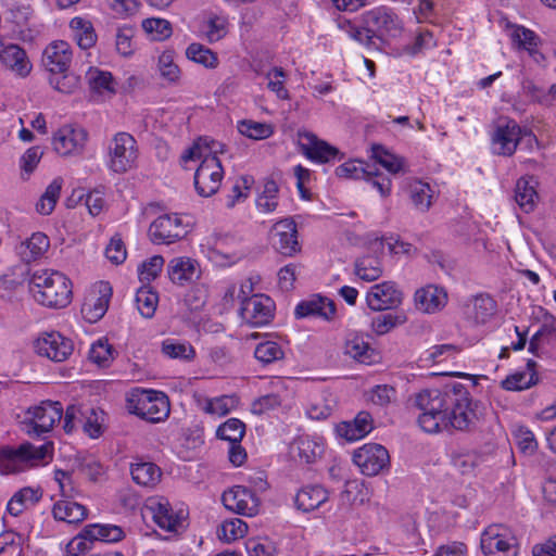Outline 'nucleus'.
Segmentation results:
<instances>
[{"mask_svg": "<svg viewBox=\"0 0 556 556\" xmlns=\"http://www.w3.org/2000/svg\"><path fill=\"white\" fill-rule=\"evenodd\" d=\"M344 351L346 355L359 363L369 364L372 362L374 350L368 342L358 336L346 340Z\"/></svg>", "mask_w": 556, "mask_h": 556, "instance_id": "c9c22d12", "label": "nucleus"}, {"mask_svg": "<svg viewBox=\"0 0 556 556\" xmlns=\"http://www.w3.org/2000/svg\"><path fill=\"white\" fill-rule=\"evenodd\" d=\"M72 49L66 41H53L46 47L42 53V65L52 74L64 73L72 63Z\"/></svg>", "mask_w": 556, "mask_h": 556, "instance_id": "aec40b11", "label": "nucleus"}, {"mask_svg": "<svg viewBox=\"0 0 556 556\" xmlns=\"http://www.w3.org/2000/svg\"><path fill=\"white\" fill-rule=\"evenodd\" d=\"M295 448L301 462L305 464L314 463L321 454V446L308 439H300L295 442Z\"/></svg>", "mask_w": 556, "mask_h": 556, "instance_id": "0e129e2a", "label": "nucleus"}, {"mask_svg": "<svg viewBox=\"0 0 556 556\" xmlns=\"http://www.w3.org/2000/svg\"><path fill=\"white\" fill-rule=\"evenodd\" d=\"M142 28L151 34L154 40H164L172 35V25L164 18H146L142 21Z\"/></svg>", "mask_w": 556, "mask_h": 556, "instance_id": "bf43d9fd", "label": "nucleus"}, {"mask_svg": "<svg viewBox=\"0 0 556 556\" xmlns=\"http://www.w3.org/2000/svg\"><path fill=\"white\" fill-rule=\"evenodd\" d=\"M270 240L276 251L285 256H292L300 251L296 224L291 218L282 219L273 226Z\"/></svg>", "mask_w": 556, "mask_h": 556, "instance_id": "a211bd4d", "label": "nucleus"}, {"mask_svg": "<svg viewBox=\"0 0 556 556\" xmlns=\"http://www.w3.org/2000/svg\"><path fill=\"white\" fill-rule=\"evenodd\" d=\"M515 439L520 451L526 455H532L538 448V442L531 430L525 427H519L515 431Z\"/></svg>", "mask_w": 556, "mask_h": 556, "instance_id": "338daca9", "label": "nucleus"}, {"mask_svg": "<svg viewBox=\"0 0 556 556\" xmlns=\"http://www.w3.org/2000/svg\"><path fill=\"white\" fill-rule=\"evenodd\" d=\"M416 307L424 313H434L446 303V293L435 286H427L415 292Z\"/></svg>", "mask_w": 556, "mask_h": 556, "instance_id": "a878e982", "label": "nucleus"}, {"mask_svg": "<svg viewBox=\"0 0 556 556\" xmlns=\"http://www.w3.org/2000/svg\"><path fill=\"white\" fill-rule=\"evenodd\" d=\"M0 61L7 70L21 78L27 77L33 68L26 51L13 43L0 51Z\"/></svg>", "mask_w": 556, "mask_h": 556, "instance_id": "4be33fe9", "label": "nucleus"}, {"mask_svg": "<svg viewBox=\"0 0 556 556\" xmlns=\"http://www.w3.org/2000/svg\"><path fill=\"white\" fill-rule=\"evenodd\" d=\"M247 532L248 525L239 518H233L230 520H225L217 533L219 539L225 540L226 542H231L243 538Z\"/></svg>", "mask_w": 556, "mask_h": 556, "instance_id": "4d7b16f0", "label": "nucleus"}, {"mask_svg": "<svg viewBox=\"0 0 556 556\" xmlns=\"http://www.w3.org/2000/svg\"><path fill=\"white\" fill-rule=\"evenodd\" d=\"M189 225L178 214L159 216L149 227V236L155 244H170L187 236Z\"/></svg>", "mask_w": 556, "mask_h": 556, "instance_id": "1a4fd4ad", "label": "nucleus"}, {"mask_svg": "<svg viewBox=\"0 0 556 556\" xmlns=\"http://www.w3.org/2000/svg\"><path fill=\"white\" fill-rule=\"evenodd\" d=\"M189 60L202 64L205 67L214 68L218 63L217 55L201 43H191L186 50Z\"/></svg>", "mask_w": 556, "mask_h": 556, "instance_id": "09e8293b", "label": "nucleus"}, {"mask_svg": "<svg viewBox=\"0 0 556 556\" xmlns=\"http://www.w3.org/2000/svg\"><path fill=\"white\" fill-rule=\"evenodd\" d=\"M237 128L241 135L254 140L266 139L274 132L271 125L251 119L240 121Z\"/></svg>", "mask_w": 556, "mask_h": 556, "instance_id": "c03bdc74", "label": "nucleus"}, {"mask_svg": "<svg viewBox=\"0 0 556 556\" xmlns=\"http://www.w3.org/2000/svg\"><path fill=\"white\" fill-rule=\"evenodd\" d=\"M34 348L38 355L53 362L66 361L74 350L72 340L55 331L42 333L35 341Z\"/></svg>", "mask_w": 556, "mask_h": 556, "instance_id": "dca6fc26", "label": "nucleus"}, {"mask_svg": "<svg viewBox=\"0 0 556 556\" xmlns=\"http://www.w3.org/2000/svg\"><path fill=\"white\" fill-rule=\"evenodd\" d=\"M79 76L67 71L60 74H52L49 77V84L52 88L62 93H73L79 86Z\"/></svg>", "mask_w": 556, "mask_h": 556, "instance_id": "603ef678", "label": "nucleus"}, {"mask_svg": "<svg viewBox=\"0 0 556 556\" xmlns=\"http://www.w3.org/2000/svg\"><path fill=\"white\" fill-rule=\"evenodd\" d=\"M148 508L152 513L154 522L165 531H175L178 525L169 503L165 500H150Z\"/></svg>", "mask_w": 556, "mask_h": 556, "instance_id": "7c9ffc66", "label": "nucleus"}, {"mask_svg": "<svg viewBox=\"0 0 556 556\" xmlns=\"http://www.w3.org/2000/svg\"><path fill=\"white\" fill-rule=\"evenodd\" d=\"M355 274L365 281L378 279L382 274L380 261L372 256L358 258L355 263Z\"/></svg>", "mask_w": 556, "mask_h": 556, "instance_id": "37998d69", "label": "nucleus"}, {"mask_svg": "<svg viewBox=\"0 0 556 556\" xmlns=\"http://www.w3.org/2000/svg\"><path fill=\"white\" fill-rule=\"evenodd\" d=\"M371 151L372 157L389 173L397 174L404 170L405 160L403 157L390 153L380 144H374Z\"/></svg>", "mask_w": 556, "mask_h": 556, "instance_id": "58836bf2", "label": "nucleus"}, {"mask_svg": "<svg viewBox=\"0 0 556 556\" xmlns=\"http://www.w3.org/2000/svg\"><path fill=\"white\" fill-rule=\"evenodd\" d=\"M472 317L477 324H485L496 312L495 301L486 294L473 299Z\"/></svg>", "mask_w": 556, "mask_h": 556, "instance_id": "79ce46f5", "label": "nucleus"}, {"mask_svg": "<svg viewBox=\"0 0 556 556\" xmlns=\"http://www.w3.org/2000/svg\"><path fill=\"white\" fill-rule=\"evenodd\" d=\"M410 199L414 206L420 211L426 212L431 206V188L428 184L415 181L409 187Z\"/></svg>", "mask_w": 556, "mask_h": 556, "instance_id": "3c124183", "label": "nucleus"}, {"mask_svg": "<svg viewBox=\"0 0 556 556\" xmlns=\"http://www.w3.org/2000/svg\"><path fill=\"white\" fill-rule=\"evenodd\" d=\"M85 535H89L94 543H113L121 541L125 533L118 526L93 523L85 527Z\"/></svg>", "mask_w": 556, "mask_h": 556, "instance_id": "72a5a7b5", "label": "nucleus"}, {"mask_svg": "<svg viewBox=\"0 0 556 556\" xmlns=\"http://www.w3.org/2000/svg\"><path fill=\"white\" fill-rule=\"evenodd\" d=\"M74 39L77 45L87 50L97 42V34L90 21L76 16L70 23Z\"/></svg>", "mask_w": 556, "mask_h": 556, "instance_id": "2f4dec72", "label": "nucleus"}, {"mask_svg": "<svg viewBox=\"0 0 556 556\" xmlns=\"http://www.w3.org/2000/svg\"><path fill=\"white\" fill-rule=\"evenodd\" d=\"M328 492L320 485H307L302 488L295 496L296 508L308 513L327 502Z\"/></svg>", "mask_w": 556, "mask_h": 556, "instance_id": "bb28decb", "label": "nucleus"}, {"mask_svg": "<svg viewBox=\"0 0 556 556\" xmlns=\"http://www.w3.org/2000/svg\"><path fill=\"white\" fill-rule=\"evenodd\" d=\"M90 89L98 93H115L114 78L110 72L90 67L86 74Z\"/></svg>", "mask_w": 556, "mask_h": 556, "instance_id": "f704fd0d", "label": "nucleus"}, {"mask_svg": "<svg viewBox=\"0 0 556 556\" xmlns=\"http://www.w3.org/2000/svg\"><path fill=\"white\" fill-rule=\"evenodd\" d=\"M29 291L39 304L54 308L65 307L72 296L68 278L60 271L49 269L33 273Z\"/></svg>", "mask_w": 556, "mask_h": 556, "instance_id": "f03ea898", "label": "nucleus"}, {"mask_svg": "<svg viewBox=\"0 0 556 556\" xmlns=\"http://www.w3.org/2000/svg\"><path fill=\"white\" fill-rule=\"evenodd\" d=\"M362 23L368 26L377 38L396 37L401 34L403 25L394 11L388 7H377L362 15Z\"/></svg>", "mask_w": 556, "mask_h": 556, "instance_id": "9d476101", "label": "nucleus"}, {"mask_svg": "<svg viewBox=\"0 0 556 556\" xmlns=\"http://www.w3.org/2000/svg\"><path fill=\"white\" fill-rule=\"evenodd\" d=\"M130 473L132 480L142 486L153 488L155 486L162 477V471L154 463L151 462H139L131 464Z\"/></svg>", "mask_w": 556, "mask_h": 556, "instance_id": "c85d7f7f", "label": "nucleus"}, {"mask_svg": "<svg viewBox=\"0 0 556 556\" xmlns=\"http://www.w3.org/2000/svg\"><path fill=\"white\" fill-rule=\"evenodd\" d=\"M62 180L54 179L46 189L36 204V210L41 215H50L60 198Z\"/></svg>", "mask_w": 556, "mask_h": 556, "instance_id": "ea45409f", "label": "nucleus"}, {"mask_svg": "<svg viewBox=\"0 0 556 556\" xmlns=\"http://www.w3.org/2000/svg\"><path fill=\"white\" fill-rule=\"evenodd\" d=\"M224 506L242 516L253 517L260 511L261 500L247 486L235 485L222 495Z\"/></svg>", "mask_w": 556, "mask_h": 556, "instance_id": "ddd939ff", "label": "nucleus"}, {"mask_svg": "<svg viewBox=\"0 0 556 556\" xmlns=\"http://www.w3.org/2000/svg\"><path fill=\"white\" fill-rule=\"evenodd\" d=\"M94 542L89 535H85V528L67 545L65 556H84L92 549Z\"/></svg>", "mask_w": 556, "mask_h": 556, "instance_id": "69168bd1", "label": "nucleus"}, {"mask_svg": "<svg viewBox=\"0 0 556 556\" xmlns=\"http://www.w3.org/2000/svg\"><path fill=\"white\" fill-rule=\"evenodd\" d=\"M407 320L404 313H386L372 318L371 329L377 334H386L396 326L405 324Z\"/></svg>", "mask_w": 556, "mask_h": 556, "instance_id": "a19ab883", "label": "nucleus"}, {"mask_svg": "<svg viewBox=\"0 0 556 556\" xmlns=\"http://www.w3.org/2000/svg\"><path fill=\"white\" fill-rule=\"evenodd\" d=\"M24 429L30 437H41L50 432L55 422H59L63 416V406L60 402L50 400L42 401L40 404L29 407L26 412Z\"/></svg>", "mask_w": 556, "mask_h": 556, "instance_id": "0eeeda50", "label": "nucleus"}, {"mask_svg": "<svg viewBox=\"0 0 556 556\" xmlns=\"http://www.w3.org/2000/svg\"><path fill=\"white\" fill-rule=\"evenodd\" d=\"M528 130L520 127L519 124L508 117L498 119L491 136L492 152L501 156H511Z\"/></svg>", "mask_w": 556, "mask_h": 556, "instance_id": "6e6552de", "label": "nucleus"}, {"mask_svg": "<svg viewBox=\"0 0 556 556\" xmlns=\"http://www.w3.org/2000/svg\"><path fill=\"white\" fill-rule=\"evenodd\" d=\"M164 258L161 255H154L143 262L139 267V279L141 282H150L154 280L162 271Z\"/></svg>", "mask_w": 556, "mask_h": 556, "instance_id": "e2e57ef3", "label": "nucleus"}, {"mask_svg": "<svg viewBox=\"0 0 556 556\" xmlns=\"http://www.w3.org/2000/svg\"><path fill=\"white\" fill-rule=\"evenodd\" d=\"M138 157L137 141L128 132L115 134L108 148V168L116 174H124L136 165Z\"/></svg>", "mask_w": 556, "mask_h": 556, "instance_id": "39448f33", "label": "nucleus"}, {"mask_svg": "<svg viewBox=\"0 0 556 556\" xmlns=\"http://www.w3.org/2000/svg\"><path fill=\"white\" fill-rule=\"evenodd\" d=\"M536 198V191L534 187L530 185L529 179L525 177L518 179L515 189V200L520 208L526 213L533 211Z\"/></svg>", "mask_w": 556, "mask_h": 556, "instance_id": "4c0bfd02", "label": "nucleus"}, {"mask_svg": "<svg viewBox=\"0 0 556 556\" xmlns=\"http://www.w3.org/2000/svg\"><path fill=\"white\" fill-rule=\"evenodd\" d=\"M88 132L86 129L74 125H64L54 132L52 144L54 151L62 156L79 155L83 153Z\"/></svg>", "mask_w": 556, "mask_h": 556, "instance_id": "4468645a", "label": "nucleus"}, {"mask_svg": "<svg viewBox=\"0 0 556 556\" xmlns=\"http://www.w3.org/2000/svg\"><path fill=\"white\" fill-rule=\"evenodd\" d=\"M159 295L155 291L147 287L138 289L136 293V303L138 311L144 318H151L156 309Z\"/></svg>", "mask_w": 556, "mask_h": 556, "instance_id": "49530a36", "label": "nucleus"}, {"mask_svg": "<svg viewBox=\"0 0 556 556\" xmlns=\"http://www.w3.org/2000/svg\"><path fill=\"white\" fill-rule=\"evenodd\" d=\"M114 349L106 340H99L91 345L89 359L100 367H108L114 359Z\"/></svg>", "mask_w": 556, "mask_h": 556, "instance_id": "5fc2aeb1", "label": "nucleus"}, {"mask_svg": "<svg viewBox=\"0 0 556 556\" xmlns=\"http://www.w3.org/2000/svg\"><path fill=\"white\" fill-rule=\"evenodd\" d=\"M254 356L258 362L267 365L281 359L283 357V351L277 342L265 341L256 345Z\"/></svg>", "mask_w": 556, "mask_h": 556, "instance_id": "6e6d98bb", "label": "nucleus"}, {"mask_svg": "<svg viewBox=\"0 0 556 556\" xmlns=\"http://www.w3.org/2000/svg\"><path fill=\"white\" fill-rule=\"evenodd\" d=\"M111 296V285L106 281H100L97 285V294H89L81 306V313L89 323H96L101 319L108 311Z\"/></svg>", "mask_w": 556, "mask_h": 556, "instance_id": "412c9836", "label": "nucleus"}, {"mask_svg": "<svg viewBox=\"0 0 556 556\" xmlns=\"http://www.w3.org/2000/svg\"><path fill=\"white\" fill-rule=\"evenodd\" d=\"M103 410L89 408L83 412L81 419H79V424H81L84 431L90 438H99L102 433V421H103Z\"/></svg>", "mask_w": 556, "mask_h": 556, "instance_id": "a18cd8bd", "label": "nucleus"}, {"mask_svg": "<svg viewBox=\"0 0 556 556\" xmlns=\"http://www.w3.org/2000/svg\"><path fill=\"white\" fill-rule=\"evenodd\" d=\"M167 274L174 283L184 286L198 280L201 277V268L195 260L175 257L167 265Z\"/></svg>", "mask_w": 556, "mask_h": 556, "instance_id": "b1692460", "label": "nucleus"}, {"mask_svg": "<svg viewBox=\"0 0 556 556\" xmlns=\"http://www.w3.org/2000/svg\"><path fill=\"white\" fill-rule=\"evenodd\" d=\"M299 147L311 161L327 163L339 155V150L306 130L298 131Z\"/></svg>", "mask_w": 556, "mask_h": 556, "instance_id": "f3484780", "label": "nucleus"}, {"mask_svg": "<svg viewBox=\"0 0 556 556\" xmlns=\"http://www.w3.org/2000/svg\"><path fill=\"white\" fill-rule=\"evenodd\" d=\"M403 300V293L394 282L384 281L372 286L367 292L366 301L372 311L396 308Z\"/></svg>", "mask_w": 556, "mask_h": 556, "instance_id": "6ab92c4d", "label": "nucleus"}, {"mask_svg": "<svg viewBox=\"0 0 556 556\" xmlns=\"http://www.w3.org/2000/svg\"><path fill=\"white\" fill-rule=\"evenodd\" d=\"M202 157L194 173V188L200 197L208 198L218 191L224 176L219 159L211 153L203 156L200 147L194 144L182 154L181 161L186 163Z\"/></svg>", "mask_w": 556, "mask_h": 556, "instance_id": "7ed1b4c3", "label": "nucleus"}, {"mask_svg": "<svg viewBox=\"0 0 556 556\" xmlns=\"http://www.w3.org/2000/svg\"><path fill=\"white\" fill-rule=\"evenodd\" d=\"M162 352L170 358H180L190 361L194 357L195 352L191 344L180 342L175 339H166L162 342Z\"/></svg>", "mask_w": 556, "mask_h": 556, "instance_id": "8fccbe9b", "label": "nucleus"}, {"mask_svg": "<svg viewBox=\"0 0 556 556\" xmlns=\"http://www.w3.org/2000/svg\"><path fill=\"white\" fill-rule=\"evenodd\" d=\"M275 304L269 296L253 294L242 298L239 309L241 318L251 327H262L274 318Z\"/></svg>", "mask_w": 556, "mask_h": 556, "instance_id": "f8f14e48", "label": "nucleus"}, {"mask_svg": "<svg viewBox=\"0 0 556 556\" xmlns=\"http://www.w3.org/2000/svg\"><path fill=\"white\" fill-rule=\"evenodd\" d=\"M484 556H518V539L508 527L495 523L484 529L480 539Z\"/></svg>", "mask_w": 556, "mask_h": 556, "instance_id": "423d86ee", "label": "nucleus"}, {"mask_svg": "<svg viewBox=\"0 0 556 556\" xmlns=\"http://www.w3.org/2000/svg\"><path fill=\"white\" fill-rule=\"evenodd\" d=\"M238 404L236 396L223 395L206 401L204 410L211 415L225 416Z\"/></svg>", "mask_w": 556, "mask_h": 556, "instance_id": "13d9d810", "label": "nucleus"}, {"mask_svg": "<svg viewBox=\"0 0 556 556\" xmlns=\"http://www.w3.org/2000/svg\"><path fill=\"white\" fill-rule=\"evenodd\" d=\"M278 185L274 180L266 181L264 185L263 192L258 195L256 200L257 208L263 213L274 212L278 205Z\"/></svg>", "mask_w": 556, "mask_h": 556, "instance_id": "864d4df0", "label": "nucleus"}, {"mask_svg": "<svg viewBox=\"0 0 556 556\" xmlns=\"http://www.w3.org/2000/svg\"><path fill=\"white\" fill-rule=\"evenodd\" d=\"M127 409L152 424L165 420L170 412L168 396L164 392L140 388L128 393Z\"/></svg>", "mask_w": 556, "mask_h": 556, "instance_id": "20e7f679", "label": "nucleus"}, {"mask_svg": "<svg viewBox=\"0 0 556 556\" xmlns=\"http://www.w3.org/2000/svg\"><path fill=\"white\" fill-rule=\"evenodd\" d=\"M202 33L208 42L213 43L223 39L228 33V21L225 16L211 14L203 22Z\"/></svg>", "mask_w": 556, "mask_h": 556, "instance_id": "e433bc0d", "label": "nucleus"}, {"mask_svg": "<svg viewBox=\"0 0 556 556\" xmlns=\"http://www.w3.org/2000/svg\"><path fill=\"white\" fill-rule=\"evenodd\" d=\"M536 382L538 377L535 372L531 374L528 380L526 379L525 372H515L513 375L507 376L501 382V386L503 389L507 391H522L536 384Z\"/></svg>", "mask_w": 556, "mask_h": 556, "instance_id": "052dcab7", "label": "nucleus"}, {"mask_svg": "<svg viewBox=\"0 0 556 556\" xmlns=\"http://www.w3.org/2000/svg\"><path fill=\"white\" fill-rule=\"evenodd\" d=\"M42 156L39 147L29 148L21 157L22 178L27 179L35 170Z\"/></svg>", "mask_w": 556, "mask_h": 556, "instance_id": "774afa93", "label": "nucleus"}, {"mask_svg": "<svg viewBox=\"0 0 556 556\" xmlns=\"http://www.w3.org/2000/svg\"><path fill=\"white\" fill-rule=\"evenodd\" d=\"M50 247L49 238L42 232H35L21 243L20 253L26 262L39 258Z\"/></svg>", "mask_w": 556, "mask_h": 556, "instance_id": "473e14b6", "label": "nucleus"}, {"mask_svg": "<svg viewBox=\"0 0 556 556\" xmlns=\"http://www.w3.org/2000/svg\"><path fill=\"white\" fill-rule=\"evenodd\" d=\"M52 513L55 519L67 523H78L87 517V508L70 500L54 503Z\"/></svg>", "mask_w": 556, "mask_h": 556, "instance_id": "c756f323", "label": "nucleus"}, {"mask_svg": "<svg viewBox=\"0 0 556 556\" xmlns=\"http://www.w3.org/2000/svg\"><path fill=\"white\" fill-rule=\"evenodd\" d=\"M409 401L421 412L418 424L425 432L471 431L476 427L477 404L462 383L447 384L442 390H422Z\"/></svg>", "mask_w": 556, "mask_h": 556, "instance_id": "f257e3e1", "label": "nucleus"}, {"mask_svg": "<svg viewBox=\"0 0 556 556\" xmlns=\"http://www.w3.org/2000/svg\"><path fill=\"white\" fill-rule=\"evenodd\" d=\"M372 430V418L367 412H359L353 421H343L337 426V433L348 441L364 438Z\"/></svg>", "mask_w": 556, "mask_h": 556, "instance_id": "393cba45", "label": "nucleus"}, {"mask_svg": "<svg viewBox=\"0 0 556 556\" xmlns=\"http://www.w3.org/2000/svg\"><path fill=\"white\" fill-rule=\"evenodd\" d=\"M50 448L49 444L35 447L30 443H24L17 448L3 447L0 451V464L7 471L15 472L22 469L25 462L45 459Z\"/></svg>", "mask_w": 556, "mask_h": 556, "instance_id": "2eb2a0df", "label": "nucleus"}, {"mask_svg": "<svg viewBox=\"0 0 556 556\" xmlns=\"http://www.w3.org/2000/svg\"><path fill=\"white\" fill-rule=\"evenodd\" d=\"M42 497L41 490L34 489L30 486H25L14 493V495L10 498L7 510L10 515L16 517L21 515L28 506L35 505Z\"/></svg>", "mask_w": 556, "mask_h": 556, "instance_id": "cd10ccee", "label": "nucleus"}, {"mask_svg": "<svg viewBox=\"0 0 556 556\" xmlns=\"http://www.w3.org/2000/svg\"><path fill=\"white\" fill-rule=\"evenodd\" d=\"M353 462L362 473L372 477L389 468L390 455L383 445L368 443L354 451Z\"/></svg>", "mask_w": 556, "mask_h": 556, "instance_id": "9b49d317", "label": "nucleus"}, {"mask_svg": "<svg viewBox=\"0 0 556 556\" xmlns=\"http://www.w3.org/2000/svg\"><path fill=\"white\" fill-rule=\"evenodd\" d=\"M341 497L349 504H363L367 500V491L362 481L350 480L346 481Z\"/></svg>", "mask_w": 556, "mask_h": 556, "instance_id": "680f3d73", "label": "nucleus"}, {"mask_svg": "<svg viewBox=\"0 0 556 556\" xmlns=\"http://www.w3.org/2000/svg\"><path fill=\"white\" fill-rule=\"evenodd\" d=\"M216 434L230 443H240L245 434V425L238 418H230L218 427Z\"/></svg>", "mask_w": 556, "mask_h": 556, "instance_id": "de8ad7c7", "label": "nucleus"}, {"mask_svg": "<svg viewBox=\"0 0 556 556\" xmlns=\"http://www.w3.org/2000/svg\"><path fill=\"white\" fill-rule=\"evenodd\" d=\"M336 304L332 300L320 295H314L308 300L300 302L294 311L296 318L321 317L326 320L333 318Z\"/></svg>", "mask_w": 556, "mask_h": 556, "instance_id": "5701e85b", "label": "nucleus"}]
</instances>
